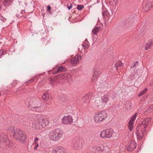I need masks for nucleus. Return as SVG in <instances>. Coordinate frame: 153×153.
Returning <instances> with one entry per match:
<instances>
[{
  "label": "nucleus",
  "mask_w": 153,
  "mask_h": 153,
  "mask_svg": "<svg viewBox=\"0 0 153 153\" xmlns=\"http://www.w3.org/2000/svg\"><path fill=\"white\" fill-rule=\"evenodd\" d=\"M32 127L35 129H41L45 127L49 123L46 117L41 114L33 115L31 117Z\"/></svg>",
  "instance_id": "obj_1"
},
{
  "label": "nucleus",
  "mask_w": 153,
  "mask_h": 153,
  "mask_svg": "<svg viewBox=\"0 0 153 153\" xmlns=\"http://www.w3.org/2000/svg\"><path fill=\"white\" fill-rule=\"evenodd\" d=\"M151 120V118L150 117L144 119L138 126V127L136 128V134L137 137L139 140H141L145 134L147 126Z\"/></svg>",
  "instance_id": "obj_2"
},
{
  "label": "nucleus",
  "mask_w": 153,
  "mask_h": 153,
  "mask_svg": "<svg viewBox=\"0 0 153 153\" xmlns=\"http://www.w3.org/2000/svg\"><path fill=\"white\" fill-rule=\"evenodd\" d=\"M9 131L11 135L22 142H24L26 138L25 133L19 128L15 129L13 127H12L10 128Z\"/></svg>",
  "instance_id": "obj_3"
},
{
  "label": "nucleus",
  "mask_w": 153,
  "mask_h": 153,
  "mask_svg": "<svg viewBox=\"0 0 153 153\" xmlns=\"http://www.w3.org/2000/svg\"><path fill=\"white\" fill-rule=\"evenodd\" d=\"M36 102L34 98H28L25 100V103L31 110L39 112L41 110V107Z\"/></svg>",
  "instance_id": "obj_4"
},
{
  "label": "nucleus",
  "mask_w": 153,
  "mask_h": 153,
  "mask_svg": "<svg viewBox=\"0 0 153 153\" xmlns=\"http://www.w3.org/2000/svg\"><path fill=\"white\" fill-rule=\"evenodd\" d=\"M7 136L4 134L0 135V147L4 148L5 145L7 147L11 149L13 147L15 143L10 141L9 140L7 139Z\"/></svg>",
  "instance_id": "obj_5"
},
{
  "label": "nucleus",
  "mask_w": 153,
  "mask_h": 153,
  "mask_svg": "<svg viewBox=\"0 0 153 153\" xmlns=\"http://www.w3.org/2000/svg\"><path fill=\"white\" fill-rule=\"evenodd\" d=\"M63 134L61 129L57 128L51 131L49 133V137L52 141H57L59 139Z\"/></svg>",
  "instance_id": "obj_6"
},
{
  "label": "nucleus",
  "mask_w": 153,
  "mask_h": 153,
  "mask_svg": "<svg viewBox=\"0 0 153 153\" xmlns=\"http://www.w3.org/2000/svg\"><path fill=\"white\" fill-rule=\"evenodd\" d=\"M107 117L106 113L104 111H101L95 114L94 116V121L97 123H99L105 120Z\"/></svg>",
  "instance_id": "obj_7"
},
{
  "label": "nucleus",
  "mask_w": 153,
  "mask_h": 153,
  "mask_svg": "<svg viewBox=\"0 0 153 153\" xmlns=\"http://www.w3.org/2000/svg\"><path fill=\"white\" fill-rule=\"evenodd\" d=\"M109 150L108 147L103 146H95L92 149V151L94 153H108Z\"/></svg>",
  "instance_id": "obj_8"
},
{
  "label": "nucleus",
  "mask_w": 153,
  "mask_h": 153,
  "mask_svg": "<svg viewBox=\"0 0 153 153\" xmlns=\"http://www.w3.org/2000/svg\"><path fill=\"white\" fill-rule=\"evenodd\" d=\"M101 101L99 100H97L95 101L93 104L94 105H96L97 107L99 105H106V103L110 100L108 96L107 95H104L101 97Z\"/></svg>",
  "instance_id": "obj_9"
},
{
  "label": "nucleus",
  "mask_w": 153,
  "mask_h": 153,
  "mask_svg": "<svg viewBox=\"0 0 153 153\" xmlns=\"http://www.w3.org/2000/svg\"><path fill=\"white\" fill-rule=\"evenodd\" d=\"M113 130L112 129H107L102 131L100 134V136L103 138H111L113 134Z\"/></svg>",
  "instance_id": "obj_10"
},
{
  "label": "nucleus",
  "mask_w": 153,
  "mask_h": 153,
  "mask_svg": "<svg viewBox=\"0 0 153 153\" xmlns=\"http://www.w3.org/2000/svg\"><path fill=\"white\" fill-rule=\"evenodd\" d=\"M72 146L73 149L75 150H79L82 147V143L76 139H74L72 140Z\"/></svg>",
  "instance_id": "obj_11"
},
{
  "label": "nucleus",
  "mask_w": 153,
  "mask_h": 153,
  "mask_svg": "<svg viewBox=\"0 0 153 153\" xmlns=\"http://www.w3.org/2000/svg\"><path fill=\"white\" fill-rule=\"evenodd\" d=\"M137 146L136 143L134 141H131L128 144L127 148L128 151L131 152L134 150Z\"/></svg>",
  "instance_id": "obj_12"
},
{
  "label": "nucleus",
  "mask_w": 153,
  "mask_h": 153,
  "mask_svg": "<svg viewBox=\"0 0 153 153\" xmlns=\"http://www.w3.org/2000/svg\"><path fill=\"white\" fill-rule=\"evenodd\" d=\"M62 122L65 124H71L73 122V119L71 116H65L62 119Z\"/></svg>",
  "instance_id": "obj_13"
},
{
  "label": "nucleus",
  "mask_w": 153,
  "mask_h": 153,
  "mask_svg": "<svg viewBox=\"0 0 153 153\" xmlns=\"http://www.w3.org/2000/svg\"><path fill=\"white\" fill-rule=\"evenodd\" d=\"M99 69L97 68H94L93 71V74L92 78V81L95 82L97 80L99 75Z\"/></svg>",
  "instance_id": "obj_14"
},
{
  "label": "nucleus",
  "mask_w": 153,
  "mask_h": 153,
  "mask_svg": "<svg viewBox=\"0 0 153 153\" xmlns=\"http://www.w3.org/2000/svg\"><path fill=\"white\" fill-rule=\"evenodd\" d=\"M66 149L62 147H58L53 149L52 153H65Z\"/></svg>",
  "instance_id": "obj_15"
},
{
  "label": "nucleus",
  "mask_w": 153,
  "mask_h": 153,
  "mask_svg": "<svg viewBox=\"0 0 153 153\" xmlns=\"http://www.w3.org/2000/svg\"><path fill=\"white\" fill-rule=\"evenodd\" d=\"M81 59V56L77 55L70 60V62L72 64H76Z\"/></svg>",
  "instance_id": "obj_16"
},
{
  "label": "nucleus",
  "mask_w": 153,
  "mask_h": 153,
  "mask_svg": "<svg viewBox=\"0 0 153 153\" xmlns=\"http://www.w3.org/2000/svg\"><path fill=\"white\" fill-rule=\"evenodd\" d=\"M153 5V2L150 1L149 0H147L145 5V10H149L151 7H152Z\"/></svg>",
  "instance_id": "obj_17"
},
{
  "label": "nucleus",
  "mask_w": 153,
  "mask_h": 153,
  "mask_svg": "<svg viewBox=\"0 0 153 153\" xmlns=\"http://www.w3.org/2000/svg\"><path fill=\"white\" fill-rule=\"evenodd\" d=\"M100 30V27H95L92 29V34L93 35H97Z\"/></svg>",
  "instance_id": "obj_18"
},
{
  "label": "nucleus",
  "mask_w": 153,
  "mask_h": 153,
  "mask_svg": "<svg viewBox=\"0 0 153 153\" xmlns=\"http://www.w3.org/2000/svg\"><path fill=\"white\" fill-rule=\"evenodd\" d=\"M92 93L88 94L85 95L83 98L82 99V101H84L85 102H87L91 98Z\"/></svg>",
  "instance_id": "obj_19"
},
{
  "label": "nucleus",
  "mask_w": 153,
  "mask_h": 153,
  "mask_svg": "<svg viewBox=\"0 0 153 153\" xmlns=\"http://www.w3.org/2000/svg\"><path fill=\"white\" fill-rule=\"evenodd\" d=\"M153 45V41H151L148 42L147 43L145 46V50H147L149 49Z\"/></svg>",
  "instance_id": "obj_20"
},
{
  "label": "nucleus",
  "mask_w": 153,
  "mask_h": 153,
  "mask_svg": "<svg viewBox=\"0 0 153 153\" xmlns=\"http://www.w3.org/2000/svg\"><path fill=\"white\" fill-rule=\"evenodd\" d=\"M13 0H4L3 1V5L6 7H8L12 2Z\"/></svg>",
  "instance_id": "obj_21"
},
{
  "label": "nucleus",
  "mask_w": 153,
  "mask_h": 153,
  "mask_svg": "<svg viewBox=\"0 0 153 153\" xmlns=\"http://www.w3.org/2000/svg\"><path fill=\"white\" fill-rule=\"evenodd\" d=\"M63 75L66 79H67L68 80L72 79V76L71 75L69 74L65 73L63 74Z\"/></svg>",
  "instance_id": "obj_22"
},
{
  "label": "nucleus",
  "mask_w": 153,
  "mask_h": 153,
  "mask_svg": "<svg viewBox=\"0 0 153 153\" xmlns=\"http://www.w3.org/2000/svg\"><path fill=\"white\" fill-rule=\"evenodd\" d=\"M66 70V68L63 66H61L59 67L57 71L56 72L55 74H57L58 73H60L62 72H64Z\"/></svg>",
  "instance_id": "obj_23"
},
{
  "label": "nucleus",
  "mask_w": 153,
  "mask_h": 153,
  "mask_svg": "<svg viewBox=\"0 0 153 153\" xmlns=\"http://www.w3.org/2000/svg\"><path fill=\"white\" fill-rule=\"evenodd\" d=\"M41 41L42 44L45 45H47L50 42L49 41L46 39V38H42L41 39Z\"/></svg>",
  "instance_id": "obj_24"
},
{
  "label": "nucleus",
  "mask_w": 153,
  "mask_h": 153,
  "mask_svg": "<svg viewBox=\"0 0 153 153\" xmlns=\"http://www.w3.org/2000/svg\"><path fill=\"white\" fill-rule=\"evenodd\" d=\"M102 15L103 17L106 18H109L110 15L107 10L104 11L102 13Z\"/></svg>",
  "instance_id": "obj_25"
},
{
  "label": "nucleus",
  "mask_w": 153,
  "mask_h": 153,
  "mask_svg": "<svg viewBox=\"0 0 153 153\" xmlns=\"http://www.w3.org/2000/svg\"><path fill=\"white\" fill-rule=\"evenodd\" d=\"M134 123L129 121L128 122V128L130 131H131L133 127Z\"/></svg>",
  "instance_id": "obj_26"
},
{
  "label": "nucleus",
  "mask_w": 153,
  "mask_h": 153,
  "mask_svg": "<svg viewBox=\"0 0 153 153\" xmlns=\"http://www.w3.org/2000/svg\"><path fill=\"white\" fill-rule=\"evenodd\" d=\"M122 64L121 62L118 61L115 63V69L117 70H118V67H120L122 65Z\"/></svg>",
  "instance_id": "obj_27"
},
{
  "label": "nucleus",
  "mask_w": 153,
  "mask_h": 153,
  "mask_svg": "<svg viewBox=\"0 0 153 153\" xmlns=\"http://www.w3.org/2000/svg\"><path fill=\"white\" fill-rule=\"evenodd\" d=\"M42 97L43 100H47L48 99V95L47 94H44L42 96Z\"/></svg>",
  "instance_id": "obj_28"
},
{
  "label": "nucleus",
  "mask_w": 153,
  "mask_h": 153,
  "mask_svg": "<svg viewBox=\"0 0 153 153\" xmlns=\"http://www.w3.org/2000/svg\"><path fill=\"white\" fill-rule=\"evenodd\" d=\"M147 91V89L146 88L143 91H142L138 95V96L139 97H141Z\"/></svg>",
  "instance_id": "obj_29"
},
{
  "label": "nucleus",
  "mask_w": 153,
  "mask_h": 153,
  "mask_svg": "<svg viewBox=\"0 0 153 153\" xmlns=\"http://www.w3.org/2000/svg\"><path fill=\"white\" fill-rule=\"evenodd\" d=\"M137 113H135L131 118L130 120V121H131V122H132L134 123V120L135 119L137 115Z\"/></svg>",
  "instance_id": "obj_30"
},
{
  "label": "nucleus",
  "mask_w": 153,
  "mask_h": 153,
  "mask_svg": "<svg viewBox=\"0 0 153 153\" xmlns=\"http://www.w3.org/2000/svg\"><path fill=\"white\" fill-rule=\"evenodd\" d=\"M36 77L35 76H33L32 79L27 82L28 83H30L33 82L36 79Z\"/></svg>",
  "instance_id": "obj_31"
},
{
  "label": "nucleus",
  "mask_w": 153,
  "mask_h": 153,
  "mask_svg": "<svg viewBox=\"0 0 153 153\" xmlns=\"http://www.w3.org/2000/svg\"><path fill=\"white\" fill-rule=\"evenodd\" d=\"M84 7L83 5H78L77 6V8L78 10H80L82 9Z\"/></svg>",
  "instance_id": "obj_32"
},
{
  "label": "nucleus",
  "mask_w": 153,
  "mask_h": 153,
  "mask_svg": "<svg viewBox=\"0 0 153 153\" xmlns=\"http://www.w3.org/2000/svg\"><path fill=\"white\" fill-rule=\"evenodd\" d=\"M82 45L85 49L87 48L88 47V45L86 43H85V44H82Z\"/></svg>",
  "instance_id": "obj_33"
},
{
  "label": "nucleus",
  "mask_w": 153,
  "mask_h": 153,
  "mask_svg": "<svg viewBox=\"0 0 153 153\" xmlns=\"http://www.w3.org/2000/svg\"><path fill=\"white\" fill-rule=\"evenodd\" d=\"M48 80L50 81L51 83L52 84H54L53 82H54V80L52 78L50 77L48 78Z\"/></svg>",
  "instance_id": "obj_34"
},
{
  "label": "nucleus",
  "mask_w": 153,
  "mask_h": 153,
  "mask_svg": "<svg viewBox=\"0 0 153 153\" xmlns=\"http://www.w3.org/2000/svg\"><path fill=\"white\" fill-rule=\"evenodd\" d=\"M4 54L3 50H0V58H1L2 55Z\"/></svg>",
  "instance_id": "obj_35"
},
{
  "label": "nucleus",
  "mask_w": 153,
  "mask_h": 153,
  "mask_svg": "<svg viewBox=\"0 0 153 153\" xmlns=\"http://www.w3.org/2000/svg\"><path fill=\"white\" fill-rule=\"evenodd\" d=\"M51 7L50 5H48L47 6V11L48 12H49L50 13H51L50 11L51 10Z\"/></svg>",
  "instance_id": "obj_36"
},
{
  "label": "nucleus",
  "mask_w": 153,
  "mask_h": 153,
  "mask_svg": "<svg viewBox=\"0 0 153 153\" xmlns=\"http://www.w3.org/2000/svg\"><path fill=\"white\" fill-rule=\"evenodd\" d=\"M35 145H36V146H35L34 147V149H36L39 146V145H38V144L36 142H35Z\"/></svg>",
  "instance_id": "obj_37"
},
{
  "label": "nucleus",
  "mask_w": 153,
  "mask_h": 153,
  "mask_svg": "<svg viewBox=\"0 0 153 153\" xmlns=\"http://www.w3.org/2000/svg\"><path fill=\"white\" fill-rule=\"evenodd\" d=\"M72 4H71L70 6L67 5L68 9L69 10L72 8Z\"/></svg>",
  "instance_id": "obj_38"
},
{
  "label": "nucleus",
  "mask_w": 153,
  "mask_h": 153,
  "mask_svg": "<svg viewBox=\"0 0 153 153\" xmlns=\"http://www.w3.org/2000/svg\"><path fill=\"white\" fill-rule=\"evenodd\" d=\"M138 63V61H136L134 63V65H133V67H135L136 65Z\"/></svg>",
  "instance_id": "obj_39"
},
{
  "label": "nucleus",
  "mask_w": 153,
  "mask_h": 153,
  "mask_svg": "<svg viewBox=\"0 0 153 153\" xmlns=\"http://www.w3.org/2000/svg\"><path fill=\"white\" fill-rule=\"evenodd\" d=\"M16 84V81H14L13 82V83L12 84V85L13 86H15V84Z\"/></svg>",
  "instance_id": "obj_40"
},
{
  "label": "nucleus",
  "mask_w": 153,
  "mask_h": 153,
  "mask_svg": "<svg viewBox=\"0 0 153 153\" xmlns=\"http://www.w3.org/2000/svg\"><path fill=\"white\" fill-rule=\"evenodd\" d=\"M38 140V137L35 138L34 140L35 143V142H36V141H37Z\"/></svg>",
  "instance_id": "obj_41"
},
{
  "label": "nucleus",
  "mask_w": 153,
  "mask_h": 153,
  "mask_svg": "<svg viewBox=\"0 0 153 153\" xmlns=\"http://www.w3.org/2000/svg\"><path fill=\"white\" fill-rule=\"evenodd\" d=\"M27 119V118H24L25 120V123H27H27H28L29 122L28 120H27H27H26Z\"/></svg>",
  "instance_id": "obj_42"
},
{
  "label": "nucleus",
  "mask_w": 153,
  "mask_h": 153,
  "mask_svg": "<svg viewBox=\"0 0 153 153\" xmlns=\"http://www.w3.org/2000/svg\"><path fill=\"white\" fill-rule=\"evenodd\" d=\"M150 108H151V107H149V108L147 109V110H150Z\"/></svg>",
  "instance_id": "obj_43"
},
{
  "label": "nucleus",
  "mask_w": 153,
  "mask_h": 153,
  "mask_svg": "<svg viewBox=\"0 0 153 153\" xmlns=\"http://www.w3.org/2000/svg\"><path fill=\"white\" fill-rule=\"evenodd\" d=\"M85 42H88V41H87V39H85Z\"/></svg>",
  "instance_id": "obj_44"
},
{
  "label": "nucleus",
  "mask_w": 153,
  "mask_h": 153,
  "mask_svg": "<svg viewBox=\"0 0 153 153\" xmlns=\"http://www.w3.org/2000/svg\"><path fill=\"white\" fill-rule=\"evenodd\" d=\"M60 100H61V101H64V100H64H64H63V99L61 100V99H60Z\"/></svg>",
  "instance_id": "obj_45"
},
{
  "label": "nucleus",
  "mask_w": 153,
  "mask_h": 153,
  "mask_svg": "<svg viewBox=\"0 0 153 153\" xmlns=\"http://www.w3.org/2000/svg\"><path fill=\"white\" fill-rule=\"evenodd\" d=\"M1 6H0V10H1Z\"/></svg>",
  "instance_id": "obj_46"
},
{
  "label": "nucleus",
  "mask_w": 153,
  "mask_h": 153,
  "mask_svg": "<svg viewBox=\"0 0 153 153\" xmlns=\"http://www.w3.org/2000/svg\"><path fill=\"white\" fill-rule=\"evenodd\" d=\"M1 95V94L0 93V96Z\"/></svg>",
  "instance_id": "obj_47"
},
{
  "label": "nucleus",
  "mask_w": 153,
  "mask_h": 153,
  "mask_svg": "<svg viewBox=\"0 0 153 153\" xmlns=\"http://www.w3.org/2000/svg\"><path fill=\"white\" fill-rule=\"evenodd\" d=\"M88 153V152H87V153Z\"/></svg>",
  "instance_id": "obj_48"
}]
</instances>
